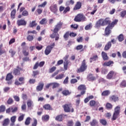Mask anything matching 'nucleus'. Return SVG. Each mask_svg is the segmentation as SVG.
I'll use <instances>...</instances> for the list:
<instances>
[{
  "label": "nucleus",
  "mask_w": 126,
  "mask_h": 126,
  "mask_svg": "<svg viewBox=\"0 0 126 126\" xmlns=\"http://www.w3.org/2000/svg\"><path fill=\"white\" fill-rule=\"evenodd\" d=\"M63 23L62 22H59L54 27L53 30H51L53 32L50 34V37L51 39H54L55 38V41H59L60 39V34H59V31L62 29Z\"/></svg>",
  "instance_id": "obj_2"
},
{
  "label": "nucleus",
  "mask_w": 126,
  "mask_h": 126,
  "mask_svg": "<svg viewBox=\"0 0 126 126\" xmlns=\"http://www.w3.org/2000/svg\"><path fill=\"white\" fill-rule=\"evenodd\" d=\"M40 24L41 25H44V24H47V19L43 18L39 22Z\"/></svg>",
  "instance_id": "obj_51"
},
{
  "label": "nucleus",
  "mask_w": 126,
  "mask_h": 126,
  "mask_svg": "<svg viewBox=\"0 0 126 126\" xmlns=\"http://www.w3.org/2000/svg\"><path fill=\"white\" fill-rule=\"evenodd\" d=\"M24 117H25V114L20 115L18 118V122H22L24 120Z\"/></svg>",
  "instance_id": "obj_47"
},
{
  "label": "nucleus",
  "mask_w": 126,
  "mask_h": 126,
  "mask_svg": "<svg viewBox=\"0 0 126 126\" xmlns=\"http://www.w3.org/2000/svg\"><path fill=\"white\" fill-rule=\"evenodd\" d=\"M15 14H16V9H14L11 12V18H12V19H14L15 18Z\"/></svg>",
  "instance_id": "obj_31"
},
{
  "label": "nucleus",
  "mask_w": 126,
  "mask_h": 126,
  "mask_svg": "<svg viewBox=\"0 0 126 126\" xmlns=\"http://www.w3.org/2000/svg\"><path fill=\"white\" fill-rule=\"evenodd\" d=\"M18 80L20 82L22 85L25 83V78H24V77H19Z\"/></svg>",
  "instance_id": "obj_45"
},
{
  "label": "nucleus",
  "mask_w": 126,
  "mask_h": 126,
  "mask_svg": "<svg viewBox=\"0 0 126 126\" xmlns=\"http://www.w3.org/2000/svg\"><path fill=\"white\" fill-rule=\"evenodd\" d=\"M14 102V101L13 100V99L11 97H9L7 101V104L8 105H11L12 104H13Z\"/></svg>",
  "instance_id": "obj_43"
},
{
  "label": "nucleus",
  "mask_w": 126,
  "mask_h": 126,
  "mask_svg": "<svg viewBox=\"0 0 126 126\" xmlns=\"http://www.w3.org/2000/svg\"><path fill=\"white\" fill-rule=\"evenodd\" d=\"M63 77H64V74H60L56 76L55 79H56L57 80L59 79H63Z\"/></svg>",
  "instance_id": "obj_36"
},
{
  "label": "nucleus",
  "mask_w": 126,
  "mask_h": 126,
  "mask_svg": "<svg viewBox=\"0 0 126 126\" xmlns=\"http://www.w3.org/2000/svg\"><path fill=\"white\" fill-rule=\"evenodd\" d=\"M49 9L51 12H53L56 14L58 12V5L57 4H52L49 7Z\"/></svg>",
  "instance_id": "obj_13"
},
{
  "label": "nucleus",
  "mask_w": 126,
  "mask_h": 126,
  "mask_svg": "<svg viewBox=\"0 0 126 126\" xmlns=\"http://www.w3.org/2000/svg\"><path fill=\"white\" fill-rule=\"evenodd\" d=\"M27 40L29 41H33L34 40V36L29 35L27 37Z\"/></svg>",
  "instance_id": "obj_49"
},
{
  "label": "nucleus",
  "mask_w": 126,
  "mask_h": 126,
  "mask_svg": "<svg viewBox=\"0 0 126 126\" xmlns=\"http://www.w3.org/2000/svg\"><path fill=\"white\" fill-rule=\"evenodd\" d=\"M125 40L124 34H121L118 36V40L119 42H123Z\"/></svg>",
  "instance_id": "obj_44"
},
{
  "label": "nucleus",
  "mask_w": 126,
  "mask_h": 126,
  "mask_svg": "<svg viewBox=\"0 0 126 126\" xmlns=\"http://www.w3.org/2000/svg\"><path fill=\"white\" fill-rule=\"evenodd\" d=\"M69 57V55H66L63 58V60H64L63 67H64V70H67V68H68V66H70V65H71V63H70V62H69L68 60Z\"/></svg>",
  "instance_id": "obj_6"
},
{
  "label": "nucleus",
  "mask_w": 126,
  "mask_h": 126,
  "mask_svg": "<svg viewBox=\"0 0 126 126\" xmlns=\"http://www.w3.org/2000/svg\"><path fill=\"white\" fill-rule=\"evenodd\" d=\"M50 119V116L49 115H43L42 117V121L43 122H48L49 120Z\"/></svg>",
  "instance_id": "obj_29"
},
{
  "label": "nucleus",
  "mask_w": 126,
  "mask_h": 126,
  "mask_svg": "<svg viewBox=\"0 0 126 126\" xmlns=\"http://www.w3.org/2000/svg\"><path fill=\"white\" fill-rule=\"evenodd\" d=\"M96 105V101L94 100H91L90 101V106L91 107H94Z\"/></svg>",
  "instance_id": "obj_55"
},
{
  "label": "nucleus",
  "mask_w": 126,
  "mask_h": 126,
  "mask_svg": "<svg viewBox=\"0 0 126 126\" xmlns=\"http://www.w3.org/2000/svg\"><path fill=\"white\" fill-rule=\"evenodd\" d=\"M37 26V23H36V21H32V22L30 23L29 27L32 28L33 27H35Z\"/></svg>",
  "instance_id": "obj_38"
},
{
  "label": "nucleus",
  "mask_w": 126,
  "mask_h": 126,
  "mask_svg": "<svg viewBox=\"0 0 126 126\" xmlns=\"http://www.w3.org/2000/svg\"><path fill=\"white\" fill-rule=\"evenodd\" d=\"M18 26H25L27 24V22L25 20H18L17 21Z\"/></svg>",
  "instance_id": "obj_18"
},
{
  "label": "nucleus",
  "mask_w": 126,
  "mask_h": 126,
  "mask_svg": "<svg viewBox=\"0 0 126 126\" xmlns=\"http://www.w3.org/2000/svg\"><path fill=\"white\" fill-rule=\"evenodd\" d=\"M120 87H126V80H123L121 82Z\"/></svg>",
  "instance_id": "obj_57"
},
{
  "label": "nucleus",
  "mask_w": 126,
  "mask_h": 126,
  "mask_svg": "<svg viewBox=\"0 0 126 126\" xmlns=\"http://www.w3.org/2000/svg\"><path fill=\"white\" fill-rule=\"evenodd\" d=\"M101 26H104V23L103 22V18L99 19L96 22L95 24V28L99 29Z\"/></svg>",
  "instance_id": "obj_15"
},
{
  "label": "nucleus",
  "mask_w": 126,
  "mask_h": 126,
  "mask_svg": "<svg viewBox=\"0 0 126 126\" xmlns=\"http://www.w3.org/2000/svg\"><path fill=\"white\" fill-rule=\"evenodd\" d=\"M90 63H92V62H94L95 61H97L98 60V55H94L93 56V57L90 58Z\"/></svg>",
  "instance_id": "obj_35"
},
{
  "label": "nucleus",
  "mask_w": 126,
  "mask_h": 126,
  "mask_svg": "<svg viewBox=\"0 0 126 126\" xmlns=\"http://www.w3.org/2000/svg\"><path fill=\"white\" fill-rule=\"evenodd\" d=\"M74 125V122H73V120H68L67 122V124H66L67 126H73Z\"/></svg>",
  "instance_id": "obj_40"
},
{
  "label": "nucleus",
  "mask_w": 126,
  "mask_h": 126,
  "mask_svg": "<svg viewBox=\"0 0 126 126\" xmlns=\"http://www.w3.org/2000/svg\"><path fill=\"white\" fill-rule=\"evenodd\" d=\"M45 84L43 82H40L37 86L36 87V90L37 92H41L44 89V86Z\"/></svg>",
  "instance_id": "obj_17"
},
{
  "label": "nucleus",
  "mask_w": 126,
  "mask_h": 126,
  "mask_svg": "<svg viewBox=\"0 0 126 126\" xmlns=\"http://www.w3.org/2000/svg\"><path fill=\"white\" fill-rule=\"evenodd\" d=\"M65 113H73L74 109L72 108V104L70 103H66L63 106Z\"/></svg>",
  "instance_id": "obj_3"
},
{
  "label": "nucleus",
  "mask_w": 126,
  "mask_h": 126,
  "mask_svg": "<svg viewBox=\"0 0 126 126\" xmlns=\"http://www.w3.org/2000/svg\"><path fill=\"white\" fill-rule=\"evenodd\" d=\"M87 64H86V61L84 60L81 63V66L77 70V73L84 72L87 69Z\"/></svg>",
  "instance_id": "obj_5"
},
{
  "label": "nucleus",
  "mask_w": 126,
  "mask_h": 126,
  "mask_svg": "<svg viewBox=\"0 0 126 126\" xmlns=\"http://www.w3.org/2000/svg\"><path fill=\"white\" fill-rule=\"evenodd\" d=\"M101 56L103 61H108L109 60V57H108V55L106 52L102 51L101 52Z\"/></svg>",
  "instance_id": "obj_24"
},
{
  "label": "nucleus",
  "mask_w": 126,
  "mask_h": 126,
  "mask_svg": "<svg viewBox=\"0 0 126 126\" xmlns=\"http://www.w3.org/2000/svg\"><path fill=\"white\" fill-rule=\"evenodd\" d=\"M22 53L25 57H27V56L29 55V52L27 51L25 48H23Z\"/></svg>",
  "instance_id": "obj_46"
},
{
  "label": "nucleus",
  "mask_w": 126,
  "mask_h": 126,
  "mask_svg": "<svg viewBox=\"0 0 126 126\" xmlns=\"http://www.w3.org/2000/svg\"><path fill=\"white\" fill-rule=\"evenodd\" d=\"M120 113H121V107L117 106L114 109V112L111 119L112 121H116L120 116Z\"/></svg>",
  "instance_id": "obj_4"
},
{
  "label": "nucleus",
  "mask_w": 126,
  "mask_h": 126,
  "mask_svg": "<svg viewBox=\"0 0 126 126\" xmlns=\"http://www.w3.org/2000/svg\"><path fill=\"white\" fill-rule=\"evenodd\" d=\"M31 122V118L30 117H28L25 122V125L26 126H29L30 125V123Z\"/></svg>",
  "instance_id": "obj_37"
},
{
  "label": "nucleus",
  "mask_w": 126,
  "mask_h": 126,
  "mask_svg": "<svg viewBox=\"0 0 126 126\" xmlns=\"http://www.w3.org/2000/svg\"><path fill=\"white\" fill-rule=\"evenodd\" d=\"M12 79H13V75L11 73H8L6 76L5 80L7 82L8 85H11L12 84Z\"/></svg>",
  "instance_id": "obj_9"
},
{
  "label": "nucleus",
  "mask_w": 126,
  "mask_h": 126,
  "mask_svg": "<svg viewBox=\"0 0 126 126\" xmlns=\"http://www.w3.org/2000/svg\"><path fill=\"white\" fill-rule=\"evenodd\" d=\"M78 80L76 79H71L70 80L71 84H75V83H77Z\"/></svg>",
  "instance_id": "obj_63"
},
{
  "label": "nucleus",
  "mask_w": 126,
  "mask_h": 126,
  "mask_svg": "<svg viewBox=\"0 0 126 126\" xmlns=\"http://www.w3.org/2000/svg\"><path fill=\"white\" fill-rule=\"evenodd\" d=\"M63 117H67V115L62 114L59 115H57L55 117V120L58 122H63Z\"/></svg>",
  "instance_id": "obj_16"
},
{
  "label": "nucleus",
  "mask_w": 126,
  "mask_h": 126,
  "mask_svg": "<svg viewBox=\"0 0 126 126\" xmlns=\"http://www.w3.org/2000/svg\"><path fill=\"white\" fill-rule=\"evenodd\" d=\"M87 79L88 81H95L96 80V77L94 76L93 74H89L87 77Z\"/></svg>",
  "instance_id": "obj_21"
},
{
  "label": "nucleus",
  "mask_w": 126,
  "mask_h": 126,
  "mask_svg": "<svg viewBox=\"0 0 126 126\" xmlns=\"http://www.w3.org/2000/svg\"><path fill=\"white\" fill-rule=\"evenodd\" d=\"M86 86L85 85L81 84L78 87V91H81V95H84L86 93Z\"/></svg>",
  "instance_id": "obj_10"
},
{
  "label": "nucleus",
  "mask_w": 126,
  "mask_h": 126,
  "mask_svg": "<svg viewBox=\"0 0 126 126\" xmlns=\"http://www.w3.org/2000/svg\"><path fill=\"white\" fill-rule=\"evenodd\" d=\"M126 15V10H124L122 11L121 13H120V16H121V17H122L123 18H124V17H125Z\"/></svg>",
  "instance_id": "obj_60"
},
{
  "label": "nucleus",
  "mask_w": 126,
  "mask_h": 126,
  "mask_svg": "<svg viewBox=\"0 0 126 126\" xmlns=\"http://www.w3.org/2000/svg\"><path fill=\"white\" fill-rule=\"evenodd\" d=\"M92 28V24L90 23L89 25H87L85 26V30H90Z\"/></svg>",
  "instance_id": "obj_53"
},
{
  "label": "nucleus",
  "mask_w": 126,
  "mask_h": 126,
  "mask_svg": "<svg viewBox=\"0 0 126 126\" xmlns=\"http://www.w3.org/2000/svg\"><path fill=\"white\" fill-rule=\"evenodd\" d=\"M47 5V1H45L44 3H42L41 4L38 5V7H45Z\"/></svg>",
  "instance_id": "obj_64"
},
{
  "label": "nucleus",
  "mask_w": 126,
  "mask_h": 126,
  "mask_svg": "<svg viewBox=\"0 0 126 126\" xmlns=\"http://www.w3.org/2000/svg\"><path fill=\"white\" fill-rule=\"evenodd\" d=\"M27 104L28 108H31V107H33V101L31 100H28Z\"/></svg>",
  "instance_id": "obj_39"
},
{
  "label": "nucleus",
  "mask_w": 126,
  "mask_h": 126,
  "mask_svg": "<svg viewBox=\"0 0 126 126\" xmlns=\"http://www.w3.org/2000/svg\"><path fill=\"white\" fill-rule=\"evenodd\" d=\"M101 73L102 74H107V73H108V69L104 68H102Z\"/></svg>",
  "instance_id": "obj_54"
},
{
  "label": "nucleus",
  "mask_w": 126,
  "mask_h": 126,
  "mask_svg": "<svg viewBox=\"0 0 126 126\" xmlns=\"http://www.w3.org/2000/svg\"><path fill=\"white\" fill-rule=\"evenodd\" d=\"M70 4L72 5L74 4V1L73 0H70L66 2V5H70Z\"/></svg>",
  "instance_id": "obj_52"
},
{
  "label": "nucleus",
  "mask_w": 126,
  "mask_h": 126,
  "mask_svg": "<svg viewBox=\"0 0 126 126\" xmlns=\"http://www.w3.org/2000/svg\"><path fill=\"white\" fill-rule=\"evenodd\" d=\"M16 118H17L16 116H13L11 117L10 121H11L12 124H11L10 126H14V123H15V122H16Z\"/></svg>",
  "instance_id": "obj_28"
},
{
  "label": "nucleus",
  "mask_w": 126,
  "mask_h": 126,
  "mask_svg": "<svg viewBox=\"0 0 126 126\" xmlns=\"http://www.w3.org/2000/svg\"><path fill=\"white\" fill-rule=\"evenodd\" d=\"M20 71H25V70H24L23 68L19 67V66H17V68H14L13 71V73L14 75H15L16 76H19L21 75V73Z\"/></svg>",
  "instance_id": "obj_8"
},
{
  "label": "nucleus",
  "mask_w": 126,
  "mask_h": 126,
  "mask_svg": "<svg viewBox=\"0 0 126 126\" xmlns=\"http://www.w3.org/2000/svg\"><path fill=\"white\" fill-rule=\"evenodd\" d=\"M6 107L4 105H1L0 106V113H4L5 112V110Z\"/></svg>",
  "instance_id": "obj_33"
},
{
  "label": "nucleus",
  "mask_w": 126,
  "mask_h": 126,
  "mask_svg": "<svg viewBox=\"0 0 126 126\" xmlns=\"http://www.w3.org/2000/svg\"><path fill=\"white\" fill-rule=\"evenodd\" d=\"M2 47H3L2 44H0V56H1V55L3 54L6 53V51H5V50H2Z\"/></svg>",
  "instance_id": "obj_34"
},
{
  "label": "nucleus",
  "mask_w": 126,
  "mask_h": 126,
  "mask_svg": "<svg viewBox=\"0 0 126 126\" xmlns=\"http://www.w3.org/2000/svg\"><path fill=\"white\" fill-rule=\"evenodd\" d=\"M71 28L74 29V30H77V29L78 28V25L77 24H74L71 25L70 26Z\"/></svg>",
  "instance_id": "obj_61"
},
{
  "label": "nucleus",
  "mask_w": 126,
  "mask_h": 126,
  "mask_svg": "<svg viewBox=\"0 0 126 126\" xmlns=\"http://www.w3.org/2000/svg\"><path fill=\"white\" fill-rule=\"evenodd\" d=\"M56 69H57V67H56L55 66L52 67L51 68H50L49 69V73H53V72H54V71H56Z\"/></svg>",
  "instance_id": "obj_50"
},
{
  "label": "nucleus",
  "mask_w": 126,
  "mask_h": 126,
  "mask_svg": "<svg viewBox=\"0 0 126 126\" xmlns=\"http://www.w3.org/2000/svg\"><path fill=\"white\" fill-rule=\"evenodd\" d=\"M22 15H23V16H28V15H29V13L28 12V11L25 10L23 11Z\"/></svg>",
  "instance_id": "obj_56"
},
{
  "label": "nucleus",
  "mask_w": 126,
  "mask_h": 126,
  "mask_svg": "<svg viewBox=\"0 0 126 126\" xmlns=\"http://www.w3.org/2000/svg\"><path fill=\"white\" fill-rule=\"evenodd\" d=\"M55 42H54L51 45H49L47 46L44 51L45 54L46 56H48V55H49L51 53V52H52V49H54V47H55Z\"/></svg>",
  "instance_id": "obj_12"
},
{
  "label": "nucleus",
  "mask_w": 126,
  "mask_h": 126,
  "mask_svg": "<svg viewBox=\"0 0 126 126\" xmlns=\"http://www.w3.org/2000/svg\"><path fill=\"white\" fill-rule=\"evenodd\" d=\"M90 124L91 126H96V125L98 124V121H97L96 119H93Z\"/></svg>",
  "instance_id": "obj_32"
},
{
  "label": "nucleus",
  "mask_w": 126,
  "mask_h": 126,
  "mask_svg": "<svg viewBox=\"0 0 126 126\" xmlns=\"http://www.w3.org/2000/svg\"><path fill=\"white\" fill-rule=\"evenodd\" d=\"M13 97L16 102H19V101H20V98L18 95H14Z\"/></svg>",
  "instance_id": "obj_62"
},
{
  "label": "nucleus",
  "mask_w": 126,
  "mask_h": 126,
  "mask_svg": "<svg viewBox=\"0 0 126 126\" xmlns=\"http://www.w3.org/2000/svg\"><path fill=\"white\" fill-rule=\"evenodd\" d=\"M117 75V73L114 71H110L106 76L107 79H113Z\"/></svg>",
  "instance_id": "obj_14"
},
{
  "label": "nucleus",
  "mask_w": 126,
  "mask_h": 126,
  "mask_svg": "<svg viewBox=\"0 0 126 126\" xmlns=\"http://www.w3.org/2000/svg\"><path fill=\"white\" fill-rule=\"evenodd\" d=\"M81 6H82V3L80 1H77L73 8V10H78L81 8Z\"/></svg>",
  "instance_id": "obj_20"
},
{
  "label": "nucleus",
  "mask_w": 126,
  "mask_h": 126,
  "mask_svg": "<svg viewBox=\"0 0 126 126\" xmlns=\"http://www.w3.org/2000/svg\"><path fill=\"white\" fill-rule=\"evenodd\" d=\"M9 53H10V54H11V57H13L14 56V55H15L16 52H15V51L13 50V49H11L9 50Z\"/></svg>",
  "instance_id": "obj_58"
},
{
  "label": "nucleus",
  "mask_w": 126,
  "mask_h": 126,
  "mask_svg": "<svg viewBox=\"0 0 126 126\" xmlns=\"http://www.w3.org/2000/svg\"><path fill=\"white\" fill-rule=\"evenodd\" d=\"M62 93L63 96H68L71 94V92L68 90H64L62 91Z\"/></svg>",
  "instance_id": "obj_25"
},
{
  "label": "nucleus",
  "mask_w": 126,
  "mask_h": 126,
  "mask_svg": "<svg viewBox=\"0 0 126 126\" xmlns=\"http://www.w3.org/2000/svg\"><path fill=\"white\" fill-rule=\"evenodd\" d=\"M74 20L75 22H81V21L83 22V21H86L87 19L83 14L79 13L75 17Z\"/></svg>",
  "instance_id": "obj_7"
},
{
  "label": "nucleus",
  "mask_w": 126,
  "mask_h": 126,
  "mask_svg": "<svg viewBox=\"0 0 126 126\" xmlns=\"http://www.w3.org/2000/svg\"><path fill=\"white\" fill-rule=\"evenodd\" d=\"M59 11H60V12H62V11H63V14H66L67 12L70 11V7L69 6L64 7V6L61 5L59 7Z\"/></svg>",
  "instance_id": "obj_11"
},
{
  "label": "nucleus",
  "mask_w": 126,
  "mask_h": 126,
  "mask_svg": "<svg viewBox=\"0 0 126 126\" xmlns=\"http://www.w3.org/2000/svg\"><path fill=\"white\" fill-rule=\"evenodd\" d=\"M111 47H112V43H111L110 41H108L105 45L104 50V51H109V50L111 49Z\"/></svg>",
  "instance_id": "obj_23"
},
{
  "label": "nucleus",
  "mask_w": 126,
  "mask_h": 126,
  "mask_svg": "<svg viewBox=\"0 0 126 126\" xmlns=\"http://www.w3.org/2000/svg\"><path fill=\"white\" fill-rule=\"evenodd\" d=\"M103 26H107L105 28L104 34L105 36H109L112 33V30L117 25L119 20L115 19L113 22L111 21L109 17H106L105 19H103Z\"/></svg>",
  "instance_id": "obj_1"
},
{
  "label": "nucleus",
  "mask_w": 126,
  "mask_h": 126,
  "mask_svg": "<svg viewBox=\"0 0 126 126\" xmlns=\"http://www.w3.org/2000/svg\"><path fill=\"white\" fill-rule=\"evenodd\" d=\"M113 64H114V61H109L108 62H105L103 64V66H113Z\"/></svg>",
  "instance_id": "obj_22"
},
{
  "label": "nucleus",
  "mask_w": 126,
  "mask_h": 126,
  "mask_svg": "<svg viewBox=\"0 0 126 126\" xmlns=\"http://www.w3.org/2000/svg\"><path fill=\"white\" fill-rule=\"evenodd\" d=\"M105 108L106 110H112L113 109V105L110 103L107 102L106 104Z\"/></svg>",
  "instance_id": "obj_30"
},
{
  "label": "nucleus",
  "mask_w": 126,
  "mask_h": 126,
  "mask_svg": "<svg viewBox=\"0 0 126 126\" xmlns=\"http://www.w3.org/2000/svg\"><path fill=\"white\" fill-rule=\"evenodd\" d=\"M9 122H10L9 119L6 118L2 122V125L3 126H7L9 125Z\"/></svg>",
  "instance_id": "obj_27"
},
{
  "label": "nucleus",
  "mask_w": 126,
  "mask_h": 126,
  "mask_svg": "<svg viewBox=\"0 0 126 126\" xmlns=\"http://www.w3.org/2000/svg\"><path fill=\"white\" fill-rule=\"evenodd\" d=\"M43 108L44 109H45V110H51V109H52V107H51V105L49 104H45L43 106Z\"/></svg>",
  "instance_id": "obj_48"
},
{
  "label": "nucleus",
  "mask_w": 126,
  "mask_h": 126,
  "mask_svg": "<svg viewBox=\"0 0 126 126\" xmlns=\"http://www.w3.org/2000/svg\"><path fill=\"white\" fill-rule=\"evenodd\" d=\"M70 36V33H69V32H66L64 35H63V38L64 39H65V40H68V37H69Z\"/></svg>",
  "instance_id": "obj_42"
},
{
  "label": "nucleus",
  "mask_w": 126,
  "mask_h": 126,
  "mask_svg": "<svg viewBox=\"0 0 126 126\" xmlns=\"http://www.w3.org/2000/svg\"><path fill=\"white\" fill-rule=\"evenodd\" d=\"M52 84L53 89H55V88H57V87H60V84L57 82L52 83Z\"/></svg>",
  "instance_id": "obj_41"
},
{
  "label": "nucleus",
  "mask_w": 126,
  "mask_h": 126,
  "mask_svg": "<svg viewBox=\"0 0 126 126\" xmlns=\"http://www.w3.org/2000/svg\"><path fill=\"white\" fill-rule=\"evenodd\" d=\"M111 94V92L110 90H105L102 93H101V96L103 97H106L107 96H109Z\"/></svg>",
  "instance_id": "obj_26"
},
{
  "label": "nucleus",
  "mask_w": 126,
  "mask_h": 126,
  "mask_svg": "<svg viewBox=\"0 0 126 126\" xmlns=\"http://www.w3.org/2000/svg\"><path fill=\"white\" fill-rule=\"evenodd\" d=\"M100 123L103 126H106L107 125V121L105 119H101L100 120Z\"/></svg>",
  "instance_id": "obj_59"
},
{
  "label": "nucleus",
  "mask_w": 126,
  "mask_h": 126,
  "mask_svg": "<svg viewBox=\"0 0 126 126\" xmlns=\"http://www.w3.org/2000/svg\"><path fill=\"white\" fill-rule=\"evenodd\" d=\"M110 101H113V102H118L120 100V98L118 95H112L109 97Z\"/></svg>",
  "instance_id": "obj_19"
}]
</instances>
